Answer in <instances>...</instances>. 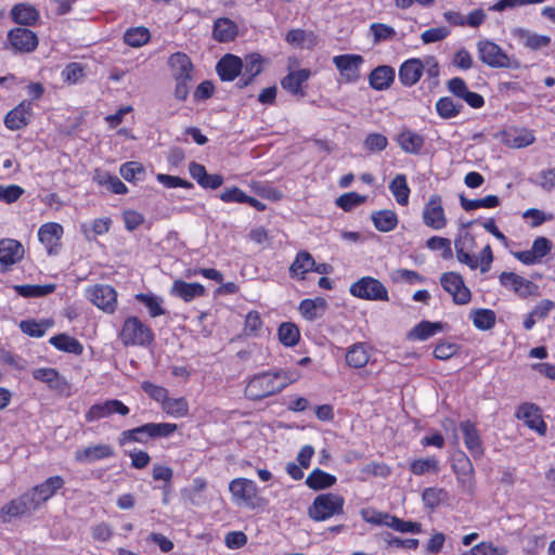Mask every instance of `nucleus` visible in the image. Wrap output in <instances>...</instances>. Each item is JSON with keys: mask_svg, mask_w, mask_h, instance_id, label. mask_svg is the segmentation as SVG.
Wrapping results in <instances>:
<instances>
[{"mask_svg": "<svg viewBox=\"0 0 555 555\" xmlns=\"http://www.w3.org/2000/svg\"><path fill=\"white\" fill-rule=\"evenodd\" d=\"M216 70L222 81H233L236 77H242L243 60L228 53L218 61Z\"/></svg>", "mask_w": 555, "mask_h": 555, "instance_id": "dca6fc26", "label": "nucleus"}, {"mask_svg": "<svg viewBox=\"0 0 555 555\" xmlns=\"http://www.w3.org/2000/svg\"><path fill=\"white\" fill-rule=\"evenodd\" d=\"M24 256L23 245L13 238L0 240V263L12 266L20 261Z\"/></svg>", "mask_w": 555, "mask_h": 555, "instance_id": "a878e982", "label": "nucleus"}, {"mask_svg": "<svg viewBox=\"0 0 555 555\" xmlns=\"http://www.w3.org/2000/svg\"><path fill=\"white\" fill-rule=\"evenodd\" d=\"M31 113V102L23 101L5 115L4 125L10 130H20L28 125Z\"/></svg>", "mask_w": 555, "mask_h": 555, "instance_id": "f3484780", "label": "nucleus"}, {"mask_svg": "<svg viewBox=\"0 0 555 555\" xmlns=\"http://www.w3.org/2000/svg\"><path fill=\"white\" fill-rule=\"evenodd\" d=\"M476 328L480 331L491 330L495 325L496 315L491 309H474L469 314Z\"/></svg>", "mask_w": 555, "mask_h": 555, "instance_id": "a19ab883", "label": "nucleus"}, {"mask_svg": "<svg viewBox=\"0 0 555 555\" xmlns=\"http://www.w3.org/2000/svg\"><path fill=\"white\" fill-rule=\"evenodd\" d=\"M388 145L387 138L382 133H370L364 140V147L372 152H382Z\"/></svg>", "mask_w": 555, "mask_h": 555, "instance_id": "69168bd1", "label": "nucleus"}, {"mask_svg": "<svg viewBox=\"0 0 555 555\" xmlns=\"http://www.w3.org/2000/svg\"><path fill=\"white\" fill-rule=\"evenodd\" d=\"M279 339L286 347L295 346L300 338L298 327L291 322L282 323L279 327Z\"/></svg>", "mask_w": 555, "mask_h": 555, "instance_id": "5fc2aeb1", "label": "nucleus"}, {"mask_svg": "<svg viewBox=\"0 0 555 555\" xmlns=\"http://www.w3.org/2000/svg\"><path fill=\"white\" fill-rule=\"evenodd\" d=\"M310 76H311V70L308 68L293 70V72H289L281 80V86L284 90L291 92L294 95L305 96L306 93L302 90V85L308 81Z\"/></svg>", "mask_w": 555, "mask_h": 555, "instance_id": "393cba45", "label": "nucleus"}, {"mask_svg": "<svg viewBox=\"0 0 555 555\" xmlns=\"http://www.w3.org/2000/svg\"><path fill=\"white\" fill-rule=\"evenodd\" d=\"M365 199V196H362L356 192H349L340 195L336 199V205L345 211H350L354 207L363 204Z\"/></svg>", "mask_w": 555, "mask_h": 555, "instance_id": "052dcab7", "label": "nucleus"}, {"mask_svg": "<svg viewBox=\"0 0 555 555\" xmlns=\"http://www.w3.org/2000/svg\"><path fill=\"white\" fill-rule=\"evenodd\" d=\"M114 413L125 416L129 413V408L125 405L120 400H106L103 403L93 404L87 411L85 417L87 422H94L104 417H108Z\"/></svg>", "mask_w": 555, "mask_h": 555, "instance_id": "4468645a", "label": "nucleus"}, {"mask_svg": "<svg viewBox=\"0 0 555 555\" xmlns=\"http://www.w3.org/2000/svg\"><path fill=\"white\" fill-rule=\"evenodd\" d=\"M424 223L434 229L440 230L447 225V218L439 195H431L423 209Z\"/></svg>", "mask_w": 555, "mask_h": 555, "instance_id": "ddd939ff", "label": "nucleus"}, {"mask_svg": "<svg viewBox=\"0 0 555 555\" xmlns=\"http://www.w3.org/2000/svg\"><path fill=\"white\" fill-rule=\"evenodd\" d=\"M151 34L145 27H133L128 29L124 35L125 42L133 48L142 47L150 40Z\"/></svg>", "mask_w": 555, "mask_h": 555, "instance_id": "864d4df0", "label": "nucleus"}, {"mask_svg": "<svg viewBox=\"0 0 555 555\" xmlns=\"http://www.w3.org/2000/svg\"><path fill=\"white\" fill-rule=\"evenodd\" d=\"M535 138L532 131L525 128H512L502 132V143L511 149H521L531 145Z\"/></svg>", "mask_w": 555, "mask_h": 555, "instance_id": "5701e85b", "label": "nucleus"}, {"mask_svg": "<svg viewBox=\"0 0 555 555\" xmlns=\"http://www.w3.org/2000/svg\"><path fill=\"white\" fill-rule=\"evenodd\" d=\"M34 498L25 492L17 499L11 500L9 503L3 505L0 509V520L3 524L10 522L13 518H21L24 515L36 511V504Z\"/></svg>", "mask_w": 555, "mask_h": 555, "instance_id": "423d86ee", "label": "nucleus"}, {"mask_svg": "<svg viewBox=\"0 0 555 555\" xmlns=\"http://www.w3.org/2000/svg\"><path fill=\"white\" fill-rule=\"evenodd\" d=\"M315 266V261L310 253L308 251H299L292 263L289 271L293 276H301L313 270Z\"/></svg>", "mask_w": 555, "mask_h": 555, "instance_id": "79ce46f5", "label": "nucleus"}, {"mask_svg": "<svg viewBox=\"0 0 555 555\" xmlns=\"http://www.w3.org/2000/svg\"><path fill=\"white\" fill-rule=\"evenodd\" d=\"M119 173L125 180L131 182L135 179L141 180L145 173V168L138 162H128L120 166Z\"/></svg>", "mask_w": 555, "mask_h": 555, "instance_id": "13d9d810", "label": "nucleus"}, {"mask_svg": "<svg viewBox=\"0 0 555 555\" xmlns=\"http://www.w3.org/2000/svg\"><path fill=\"white\" fill-rule=\"evenodd\" d=\"M450 34L447 27H435L429 28L422 33L421 39L425 44L434 43L446 39Z\"/></svg>", "mask_w": 555, "mask_h": 555, "instance_id": "774afa93", "label": "nucleus"}, {"mask_svg": "<svg viewBox=\"0 0 555 555\" xmlns=\"http://www.w3.org/2000/svg\"><path fill=\"white\" fill-rule=\"evenodd\" d=\"M507 552L505 546H495L490 541H483L474 545L464 555H506Z\"/></svg>", "mask_w": 555, "mask_h": 555, "instance_id": "4d7b16f0", "label": "nucleus"}, {"mask_svg": "<svg viewBox=\"0 0 555 555\" xmlns=\"http://www.w3.org/2000/svg\"><path fill=\"white\" fill-rule=\"evenodd\" d=\"M229 491L231 492L233 502L238 506L254 505V500L258 493L256 483L247 478H235L231 480Z\"/></svg>", "mask_w": 555, "mask_h": 555, "instance_id": "1a4fd4ad", "label": "nucleus"}, {"mask_svg": "<svg viewBox=\"0 0 555 555\" xmlns=\"http://www.w3.org/2000/svg\"><path fill=\"white\" fill-rule=\"evenodd\" d=\"M439 468V461L434 456L417 459L410 464L411 473L416 476H423L427 473H438Z\"/></svg>", "mask_w": 555, "mask_h": 555, "instance_id": "3c124183", "label": "nucleus"}, {"mask_svg": "<svg viewBox=\"0 0 555 555\" xmlns=\"http://www.w3.org/2000/svg\"><path fill=\"white\" fill-rule=\"evenodd\" d=\"M423 72L424 64L420 59L406 60L399 68V80L404 87H412L421 79Z\"/></svg>", "mask_w": 555, "mask_h": 555, "instance_id": "b1692460", "label": "nucleus"}, {"mask_svg": "<svg viewBox=\"0 0 555 555\" xmlns=\"http://www.w3.org/2000/svg\"><path fill=\"white\" fill-rule=\"evenodd\" d=\"M441 286L448 292L457 305H466L470 301L472 293L465 286L463 278L456 272H446L440 278Z\"/></svg>", "mask_w": 555, "mask_h": 555, "instance_id": "0eeeda50", "label": "nucleus"}, {"mask_svg": "<svg viewBox=\"0 0 555 555\" xmlns=\"http://www.w3.org/2000/svg\"><path fill=\"white\" fill-rule=\"evenodd\" d=\"M49 343L57 350L80 356L83 351L82 345L74 337L66 334H59L50 338Z\"/></svg>", "mask_w": 555, "mask_h": 555, "instance_id": "4c0bfd02", "label": "nucleus"}, {"mask_svg": "<svg viewBox=\"0 0 555 555\" xmlns=\"http://www.w3.org/2000/svg\"><path fill=\"white\" fill-rule=\"evenodd\" d=\"M119 339L125 346H149L154 340L153 331L138 317H129L125 320Z\"/></svg>", "mask_w": 555, "mask_h": 555, "instance_id": "20e7f679", "label": "nucleus"}, {"mask_svg": "<svg viewBox=\"0 0 555 555\" xmlns=\"http://www.w3.org/2000/svg\"><path fill=\"white\" fill-rule=\"evenodd\" d=\"M8 41L14 52L29 53L38 46L36 34L24 27H16L9 31Z\"/></svg>", "mask_w": 555, "mask_h": 555, "instance_id": "9d476101", "label": "nucleus"}, {"mask_svg": "<svg viewBox=\"0 0 555 555\" xmlns=\"http://www.w3.org/2000/svg\"><path fill=\"white\" fill-rule=\"evenodd\" d=\"M460 429L463 434L465 447L468 449L474 457H481L483 454V447L479 436V431L470 421H464L460 424Z\"/></svg>", "mask_w": 555, "mask_h": 555, "instance_id": "4be33fe9", "label": "nucleus"}, {"mask_svg": "<svg viewBox=\"0 0 555 555\" xmlns=\"http://www.w3.org/2000/svg\"><path fill=\"white\" fill-rule=\"evenodd\" d=\"M113 456H115L114 448L105 443L91 444L75 452V460L79 463H92Z\"/></svg>", "mask_w": 555, "mask_h": 555, "instance_id": "a211bd4d", "label": "nucleus"}, {"mask_svg": "<svg viewBox=\"0 0 555 555\" xmlns=\"http://www.w3.org/2000/svg\"><path fill=\"white\" fill-rule=\"evenodd\" d=\"M150 438L169 437L177 430V425L171 423H146Z\"/></svg>", "mask_w": 555, "mask_h": 555, "instance_id": "bf43d9fd", "label": "nucleus"}, {"mask_svg": "<svg viewBox=\"0 0 555 555\" xmlns=\"http://www.w3.org/2000/svg\"><path fill=\"white\" fill-rule=\"evenodd\" d=\"M285 40L297 48L312 49L317 46V36L312 31L304 29H292L286 36Z\"/></svg>", "mask_w": 555, "mask_h": 555, "instance_id": "c9c22d12", "label": "nucleus"}, {"mask_svg": "<svg viewBox=\"0 0 555 555\" xmlns=\"http://www.w3.org/2000/svg\"><path fill=\"white\" fill-rule=\"evenodd\" d=\"M168 64L171 68L175 79H192L193 64L185 53H173L169 57Z\"/></svg>", "mask_w": 555, "mask_h": 555, "instance_id": "473e14b6", "label": "nucleus"}, {"mask_svg": "<svg viewBox=\"0 0 555 555\" xmlns=\"http://www.w3.org/2000/svg\"><path fill=\"white\" fill-rule=\"evenodd\" d=\"M364 60L359 54H341L333 57V63L347 82H354L360 77V66Z\"/></svg>", "mask_w": 555, "mask_h": 555, "instance_id": "f8f14e48", "label": "nucleus"}, {"mask_svg": "<svg viewBox=\"0 0 555 555\" xmlns=\"http://www.w3.org/2000/svg\"><path fill=\"white\" fill-rule=\"evenodd\" d=\"M370 360L369 347L364 343L352 345L346 353V362L348 365L360 369L366 365Z\"/></svg>", "mask_w": 555, "mask_h": 555, "instance_id": "e433bc0d", "label": "nucleus"}, {"mask_svg": "<svg viewBox=\"0 0 555 555\" xmlns=\"http://www.w3.org/2000/svg\"><path fill=\"white\" fill-rule=\"evenodd\" d=\"M463 108L461 103H456L449 96L440 98L436 103V111L441 118L450 119L459 115Z\"/></svg>", "mask_w": 555, "mask_h": 555, "instance_id": "8fccbe9b", "label": "nucleus"}, {"mask_svg": "<svg viewBox=\"0 0 555 555\" xmlns=\"http://www.w3.org/2000/svg\"><path fill=\"white\" fill-rule=\"evenodd\" d=\"M65 481L61 476H52L46 479L43 482L35 486L27 493L34 498V503L36 504V508H38L42 503L47 502L51 499L63 486Z\"/></svg>", "mask_w": 555, "mask_h": 555, "instance_id": "2eb2a0df", "label": "nucleus"}, {"mask_svg": "<svg viewBox=\"0 0 555 555\" xmlns=\"http://www.w3.org/2000/svg\"><path fill=\"white\" fill-rule=\"evenodd\" d=\"M15 292L25 298H36L49 295L55 291L54 284H46V285H15Z\"/></svg>", "mask_w": 555, "mask_h": 555, "instance_id": "de8ad7c7", "label": "nucleus"}, {"mask_svg": "<svg viewBox=\"0 0 555 555\" xmlns=\"http://www.w3.org/2000/svg\"><path fill=\"white\" fill-rule=\"evenodd\" d=\"M345 499L337 493H322L308 507V515L314 521H324L344 513Z\"/></svg>", "mask_w": 555, "mask_h": 555, "instance_id": "7ed1b4c3", "label": "nucleus"}, {"mask_svg": "<svg viewBox=\"0 0 555 555\" xmlns=\"http://www.w3.org/2000/svg\"><path fill=\"white\" fill-rule=\"evenodd\" d=\"M397 143L405 153L417 155L424 147L425 139L422 134L404 128L397 135Z\"/></svg>", "mask_w": 555, "mask_h": 555, "instance_id": "bb28decb", "label": "nucleus"}, {"mask_svg": "<svg viewBox=\"0 0 555 555\" xmlns=\"http://www.w3.org/2000/svg\"><path fill=\"white\" fill-rule=\"evenodd\" d=\"M163 411L172 417H183L189 412V403L185 398H167L162 405Z\"/></svg>", "mask_w": 555, "mask_h": 555, "instance_id": "09e8293b", "label": "nucleus"}, {"mask_svg": "<svg viewBox=\"0 0 555 555\" xmlns=\"http://www.w3.org/2000/svg\"><path fill=\"white\" fill-rule=\"evenodd\" d=\"M62 235L63 227L55 222L44 223L38 231L39 241L46 246L49 254H52L54 247L59 245Z\"/></svg>", "mask_w": 555, "mask_h": 555, "instance_id": "7c9ffc66", "label": "nucleus"}, {"mask_svg": "<svg viewBox=\"0 0 555 555\" xmlns=\"http://www.w3.org/2000/svg\"><path fill=\"white\" fill-rule=\"evenodd\" d=\"M446 495L447 493L443 489L429 487L423 491L422 499L427 507L434 509L439 506Z\"/></svg>", "mask_w": 555, "mask_h": 555, "instance_id": "680f3d73", "label": "nucleus"}, {"mask_svg": "<svg viewBox=\"0 0 555 555\" xmlns=\"http://www.w3.org/2000/svg\"><path fill=\"white\" fill-rule=\"evenodd\" d=\"M366 521L375 525H385L389 528L395 529L399 532H411L418 533L421 532V524L413 521H405L396 516H390L389 514L379 513L376 516L366 519Z\"/></svg>", "mask_w": 555, "mask_h": 555, "instance_id": "6ab92c4d", "label": "nucleus"}, {"mask_svg": "<svg viewBox=\"0 0 555 555\" xmlns=\"http://www.w3.org/2000/svg\"><path fill=\"white\" fill-rule=\"evenodd\" d=\"M477 51L480 61L491 68L518 69L521 67L516 57L507 55L499 44L491 40H480L477 43Z\"/></svg>", "mask_w": 555, "mask_h": 555, "instance_id": "f03ea898", "label": "nucleus"}, {"mask_svg": "<svg viewBox=\"0 0 555 555\" xmlns=\"http://www.w3.org/2000/svg\"><path fill=\"white\" fill-rule=\"evenodd\" d=\"M141 388L150 398L159 402L162 405L168 398V390L165 387L155 385L151 382H142Z\"/></svg>", "mask_w": 555, "mask_h": 555, "instance_id": "e2e57ef3", "label": "nucleus"}, {"mask_svg": "<svg viewBox=\"0 0 555 555\" xmlns=\"http://www.w3.org/2000/svg\"><path fill=\"white\" fill-rule=\"evenodd\" d=\"M298 377V373L284 370L254 375L245 387V397L253 401L262 400L281 392Z\"/></svg>", "mask_w": 555, "mask_h": 555, "instance_id": "f257e3e1", "label": "nucleus"}, {"mask_svg": "<svg viewBox=\"0 0 555 555\" xmlns=\"http://www.w3.org/2000/svg\"><path fill=\"white\" fill-rule=\"evenodd\" d=\"M263 59L260 54L251 53L245 56L243 61V70L242 77H240L237 81L238 88L247 87L253 82L256 76H258L263 67H262Z\"/></svg>", "mask_w": 555, "mask_h": 555, "instance_id": "412c9836", "label": "nucleus"}, {"mask_svg": "<svg viewBox=\"0 0 555 555\" xmlns=\"http://www.w3.org/2000/svg\"><path fill=\"white\" fill-rule=\"evenodd\" d=\"M370 29L374 37V42L389 40L396 36V30L386 24L373 23Z\"/></svg>", "mask_w": 555, "mask_h": 555, "instance_id": "338daca9", "label": "nucleus"}, {"mask_svg": "<svg viewBox=\"0 0 555 555\" xmlns=\"http://www.w3.org/2000/svg\"><path fill=\"white\" fill-rule=\"evenodd\" d=\"M149 439L147 426L144 424L132 429L124 430L118 437V443L122 447L129 442L145 443Z\"/></svg>", "mask_w": 555, "mask_h": 555, "instance_id": "603ef678", "label": "nucleus"}, {"mask_svg": "<svg viewBox=\"0 0 555 555\" xmlns=\"http://www.w3.org/2000/svg\"><path fill=\"white\" fill-rule=\"evenodd\" d=\"M205 293V287L202 284L188 283L182 280L175 281L171 287V294L186 302L192 301L196 297L204 296Z\"/></svg>", "mask_w": 555, "mask_h": 555, "instance_id": "2f4dec72", "label": "nucleus"}, {"mask_svg": "<svg viewBox=\"0 0 555 555\" xmlns=\"http://www.w3.org/2000/svg\"><path fill=\"white\" fill-rule=\"evenodd\" d=\"M372 221L380 232H389L397 227L398 218L392 210H379L372 214Z\"/></svg>", "mask_w": 555, "mask_h": 555, "instance_id": "c03bdc74", "label": "nucleus"}, {"mask_svg": "<svg viewBox=\"0 0 555 555\" xmlns=\"http://www.w3.org/2000/svg\"><path fill=\"white\" fill-rule=\"evenodd\" d=\"M395 69L389 65H379L369 76L370 87L377 91L387 90L395 80Z\"/></svg>", "mask_w": 555, "mask_h": 555, "instance_id": "cd10ccee", "label": "nucleus"}, {"mask_svg": "<svg viewBox=\"0 0 555 555\" xmlns=\"http://www.w3.org/2000/svg\"><path fill=\"white\" fill-rule=\"evenodd\" d=\"M88 298L105 312H114L117 302V293L111 285H94L87 289Z\"/></svg>", "mask_w": 555, "mask_h": 555, "instance_id": "9b49d317", "label": "nucleus"}, {"mask_svg": "<svg viewBox=\"0 0 555 555\" xmlns=\"http://www.w3.org/2000/svg\"><path fill=\"white\" fill-rule=\"evenodd\" d=\"M98 182L106 185L115 194H126L128 192L126 184L118 177L109 173L99 176Z\"/></svg>", "mask_w": 555, "mask_h": 555, "instance_id": "0e129e2a", "label": "nucleus"}, {"mask_svg": "<svg viewBox=\"0 0 555 555\" xmlns=\"http://www.w3.org/2000/svg\"><path fill=\"white\" fill-rule=\"evenodd\" d=\"M33 377L36 380L46 383L51 389L63 392L68 388V384L55 369L41 367L33 371Z\"/></svg>", "mask_w": 555, "mask_h": 555, "instance_id": "c85d7f7f", "label": "nucleus"}, {"mask_svg": "<svg viewBox=\"0 0 555 555\" xmlns=\"http://www.w3.org/2000/svg\"><path fill=\"white\" fill-rule=\"evenodd\" d=\"M443 327L442 322L422 321L409 332L408 338L410 340H426L441 332Z\"/></svg>", "mask_w": 555, "mask_h": 555, "instance_id": "f704fd0d", "label": "nucleus"}, {"mask_svg": "<svg viewBox=\"0 0 555 555\" xmlns=\"http://www.w3.org/2000/svg\"><path fill=\"white\" fill-rule=\"evenodd\" d=\"M135 299L149 309V314L152 318L160 317L166 313L165 309L162 307L163 300L158 296L140 293L135 295Z\"/></svg>", "mask_w": 555, "mask_h": 555, "instance_id": "6e6d98bb", "label": "nucleus"}, {"mask_svg": "<svg viewBox=\"0 0 555 555\" xmlns=\"http://www.w3.org/2000/svg\"><path fill=\"white\" fill-rule=\"evenodd\" d=\"M236 34V24L227 17L218 18L214 24L212 37L219 42L232 41Z\"/></svg>", "mask_w": 555, "mask_h": 555, "instance_id": "72a5a7b5", "label": "nucleus"}, {"mask_svg": "<svg viewBox=\"0 0 555 555\" xmlns=\"http://www.w3.org/2000/svg\"><path fill=\"white\" fill-rule=\"evenodd\" d=\"M499 281L503 287L514 292L520 298L538 295V285L514 272H502Z\"/></svg>", "mask_w": 555, "mask_h": 555, "instance_id": "6e6552de", "label": "nucleus"}, {"mask_svg": "<svg viewBox=\"0 0 555 555\" xmlns=\"http://www.w3.org/2000/svg\"><path fill=\"white\" fill-rule=\"evenodd\" d=\"M352 296L372 301H388L389 295L386 286L377 279L363 276L349 287Z\"/></svg>", "mask_w": 555, "mask_h": 555, "instance_id": "39448f33", "label": "nucleus"}, {"mask_svg": "<svg viewBox=\"0 0 555 555\" xmlns=\"http://www.w3.org/2000/svg\"><path fill=\"white\" fill-rule=\"evenodd\" d=\"M460 203L464 210L470 211L478 208H495L500 205V198L496 195H487L478 199H468L460 195Z\"/></svg>", "mask_w": 555, "mask_h": 555, "instance_id": "49530a36", "label": "nucleus"}, {"mask_svg": "<svg viewBox=\"0 0 555 555\" xmlns=\"http://www.w3.org/2000/svg\"><path fill=\"white\" fill-rule=\"evenodd\" d=\"M389 190L399 205H406L409 202L410 188L404 175H397L389 183Z\"/></svg>", "mask_w": 555, "mask_h": 555, "instance_id": "a18cd8bd", "label": "nucleus"}, {"mask_svg": "<svg viewBox=\"0 0 555 555\" xmlns=\"http://www.w3.org/2000/svg\"><path fill=\"white\" fill-rule=\"evenodd\" d=\"M516 415L519 420H522L529 428L535 430L542 436L545 435L546 424L542 420L540 410L537 405L524 403L519 406Z\"/></svg>", "mask_w": 555, "mask_h": 555, "instance_id": "aec40b11", "label": "nucleus"}, {"mask_svg": "<svg viewBox=\"0 0 555 555\" xmlns=\"http://www.w3.org/2000/svg\"><path fill=\"white\" fill-rule=\"evenodd\" d=\"M513 35L520 40L526 48L533 51L546 48L551 43L550 36L539 35L521 27L515 28Z\"/></svg>", "mask_w": 555, "mask_h": 555, "instance_id": "c756f323", "label": "nucleus"}, {"mask_svg": "<svg viewBox=\"0 0 555 555\" xmlns=\"http://www.w3.org/2000/svg\"><path fill=\"white\" fill-rule=\"evenodd\" d=\"M452 468L456 474L457 479L463 482L469 480L474 473V467L469 457L461 451L453 455Z\"/></svg>", "mask_w": 555, "mask_h": 555, "instance_id": "ea45409f", "label": "nucleus"}, {"mask_svg": "<svg viewBox=\"0 0 555 555\" xmlns=\"http://www.w3.org/2000/svg\"><path fill=\"white\" fill-rule=\"evenodd\" d=\"M336 480L334 475L315 468L308 475L306 485L312 490H322L334 486Z\"/></svg>", "mask_w": 555, "mask_h": 555, "instance_id": "58836bf2", "label": "nucleus"}, {"mask_svg": "<svg viewBox=\"0 0 555 555\" xmlns=\"http://www.w3.org/2000/svg\"><path fill=\"white\" fill-rule=\"evenodd\" d=\"M11 16L13 21L21 25H30L38 20L37 10L25 3H20L13 7L11 11Z\"/></svg>", "mask_w": 555, "mask_h": 555, "instance_id": "37998d69", "label": "nucleus"}]
</instances>
